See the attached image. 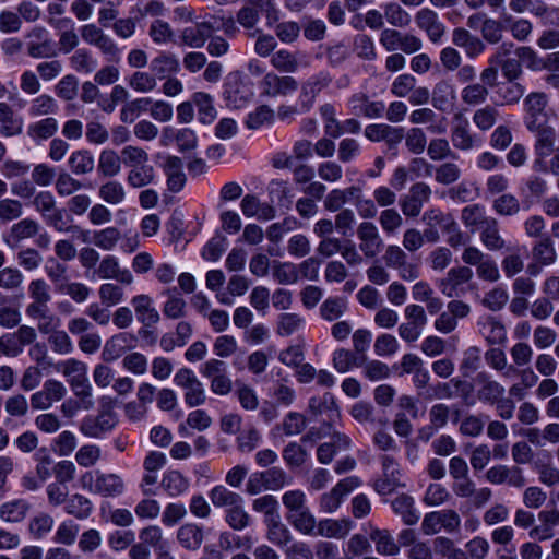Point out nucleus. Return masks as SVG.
Returning a JSON list of instances; mask_svg holds the SVG:
<instances>
[{
  "label": "nucleus",
  "instance_id": "obj_23",
  "mask_svg": "<svg viewBox=\"0 0 559 559\" xmlns=\"http://www.w3.org/2000/svg\"><path fill=\"white\" fill-rule=\"evenodd\" d=\"M182 168V159L177 156H166L163 163V170L167 177L168 190L174 193L181 191L186 185L187 178Z\"/></svg>",
  "mask_w": 559,
  "mask_h": 559
},
{
  "label": "nucleus",
  "instance_id": "obj_46",
  "mask_svg": "<svg viewBox=\"0 0 559 559\" xmlns=\"http://www.w3.org/2000/svg\"><path fill=\"white\" fill-rule=\"evenodd\" d=\"M534 132L537 133L535 154L542 158L548 157L554 152L556 139L555 129L543 124L538 129H535Z\"/></svg>",
  "mask_w": 559,
  "mask_h": 559
},
{
  "label": "nucleus",
  "instance_id": "obj_22",
  "mask_svg": "<svg viewBox=\"0 0 559 559\" xmlns=\"http://www.w3.org/2000/svg\"><path fill=\"white\" fill-rule=\"evenodd\" d=\"M452 43L464 49L466 56L471 59L477 58L486 49L484 41L479 37L473 35L469 31L463 27L453 29Z\"/></svg>",
  "mask_w": 559,
  "mask_h": 559
},
{
  "label": "nucleus",
  "instance_id": "obj_43",
  "mask_svg": "<svg viewBox=\"0 0 559 559\" xmlns=\"http://www.w3.org/2000/svg\"><path fill=\"white\" fill-rule=\"evenodd\" d=\"M160 486L170 497L185 493L189 486V479L178 471H168L163 475Z\"/></svg>",
  "mask_w": 559,
  "mask_h": 559
},
{
  "label": "nucleus",
  "instance_id": "obj_6",
  "mask_svg": "<svg viewBox=\"0 0 559 559\" xmlns=\"http://www.w3.org/2000/svg\"><path fill=\"white\" fill-rule=\"evenodd\" d=\"M66 395L67 388L61 381L48 379L44 382L41 390L31 395V406L33 409L46 411L63 400Z\"/></svg>",
  "mask_w": 559,
  "mask_h": 559
},
{
  "label": "nucleus",
  "instance_id": "obj_24",
  "mask_svg": "<svg viewBox=\"0 0 559 559\" xmlns=\"http://www.w3.org/2000/svg\"><path fill=\"white\" fill-rule=\"evenodd\" d=\"M136 319L145 328H150L159 321V313L153 305V299L145 294L136 295L131 299Z\"/></svg>",
  "mask_w": 559,
  "mask_h": 559
},
{
  "label": "nucleus",
  "instance_id": "obj_28",
  "mask_svg": "<svg viewBox=\"0 0 559 559\" xmlns=\"http://www.w3.org/2000/svg\"><path fill=\"white\" fill-rule=\"evenodd\" d=\"M192 100L197 108L198 120L202 124H211L217 118V110L212 95L205 92L192 94Z\"/></svg>",
  "mask_w": 559,
  "mask_h": 559
},
{
  "label": "nucleus",
  "instance_id": "obj_16",
  "mask_svg": "<svg viewBox=\"0 0 559 559\" xmlns=\"http://www.w3.org/2000/svg\"><path fill=\"white\" fill-rule=\"evenodd\" d=\"M95 273L102 280H116L124 285L133 283V275L130 270L120 269L118 259L115 255L104 257Z\"/></svg>",
  "mask_w": 559,
  "mask_h": 559
},
{
  "label": "nucleus",
  "instance_id": "obj_52",
  "mask_svg": "<svg viewBox=\"0 0 559 559\" xmlns=\"http://www.w3.org/2000/svg\"><path fill=\"white\" fill-rule=\"evenodd\" d=\"M128 85L135 92L146 94L157 86V80L152 71L138 70L127 79Z\"/></svg>",
  "mask_w": 559,
  "mask_h": 559
},
{
  "label": "nucleus",
  "instance_id": "obj_53",
  "mask_svg": "<svg viewBox=\"0 0 559 559\" xmlns=\"http://www.w3.org/2000/svg\"><path fill=\"white\" fill-rule=\"evenodd\" d=\"M64 509L68 514L73 515L79 520H84L92 514L93 503L88 498L75 493L66 501Z\"/></svg>",
  "mask_w": 559,
  "mask_h": 559
},
{
  "label": "nucleus",
  "instance_id": "obj_39",
  "mask_svg": "<svg viewBox=\"0 0 559 559\" xmlns=\"http://www.w3.org/2000/svg\"><path fill=\"white\" fill-rule=\"evenodd\" d=\"M58 130V121L53 117H46L31 123L27 128V135L39 143L53 136Z\"/></svg>",
  "mask_w": 559,
  "mask_h": 559
},
{
  "label": "nucleus",
  "instance_id": "obj_49",
  "mask_svg": "<svg viewBox=\"0 0 559 559\" xmlns=\"http://www.w3.org/2000/svg\"><path fill=\"white\" fill-rule=\"evenodd\" d=\"M209 497L216 508L229 509L238 502H243V499L239 493L234 492L222 485L213 487L209 492Z\"/></svg>",
  "mask_w": 559,
  "mask_h": 559
},
{
  "label": "nucleus",
  "instance_id": "obj_17",
  "mask_svg": "<svg viewBox=\"0 0 559 559\" xmlns=\"http://www.w3.org/2000/svg\"><path fill=\"white\" fill-rule=\"evenodd\" d=\"M415 22L420 29L426 32L432 43H438L444 35L443 23L439 20L438 14L429 8L419 10L415 15Z\"/></svg>",
  "mask_w": 559,
  "mask_h": 559
},
{
  "label": "nucleus",
  "instance_id": "obj_63",
  "mask_svg": "<svg viewBox=\"0 0 559 559\" xmlns=\"http://www.w3.org/2000/svg\"><path fill=\"white\" fill-rule=\"evenodd\" d=\"M384 17L394 27H406L411 23V15L396 2H388L383 5Z\"/></svg>",
  "mask_w": 559,
  "mask_h": 559
},
{
  "label": "nucleus",
  "instance_id": "obj_56",
  "mask_svg": "<svg viewBox=\"0 0 559 559\" xmlns=\"http://www.w3.org/2000/svg\"><path fill=\"white\" fill-rule=\"evenodd\" d=\"M121 170V159L114 150H104L98 158V171L104 177H115Z\"/></svg>",
  "mask_w": 559,
  "mask_h": 559
},
{
  "label": "nucleus",
  "instance_id": "obj_54",
  "mask_svg": "<svg viewBox=\"0 0 559 559\" xmlns=\"http://www.w3.org/2000/svg\"><path fill=\"white\" fill-rule=\"evenodd\" d=\"M121 240V233L117 227L110 226L93 233V243L105 251H111Z\"/></svg>",
  "mask_w": 559,
  "mask_h": 559
},
{
  "label": "nucleus",
  "instance_id": "obj_29",
  "mask_svg": "<svg viewBox=\"0 0 559 559\" xmlns=\"http://www.w3.org/2000/svg\"><path fill=\"white\" fill-rule=\"evenodd\" d=\"M308 409L313 416L325 415L329 424L340 416L338 407L330 393H325L322 397H311Z\"/></svg>",
  "mask_w": 559,
  "mask_h": 559
},
{
  "label": "nucleus",
  "instance_id": "obj_19",
  "mask_svg": "<svg viewBox=\"0 0 559 559\" xmlns=\"http://www.w3.org/2000/svg\"><path fill=\"white\" fill-rule=\"evenodd\" d=\"M124 481L119 475L114 473H102L99 471L95 472L94 493L105 498L118 497L124 492Z\"/></svg>",
  "mask_w": 559,
  "mask_h": 559
},
{
  "label": "nucleus",
  "instance_id": "obj_3",
  "mask_svg": "<svg viewBox=\"0 0 559 559\" xmlns=\"http://www.w3.org/2000/svg\"><path fill=\"white\" fill-rule=\"evenodd\" d=\"M174 382L185 390V403L189 407H197L205 403L204 386L191 369H179L174 377Z\"/></svg>",
  "mask_w": 559,
  "mask_h": 559
},
{
  "label": "nucleus",
  "instance_id": "obj_50",
  "mask_svg": "<svg viewBox=\"0 0 559 559\" xmlns=\"http://www.w3.org/2000/svg\"><path fill=\"white\" fill-rule=\"evenodd\" d=\"M55 525L53 518L46 512H38L28 522V533L34 539L46 537Z\"/></svg>",
  "mask_w": 559,
  "mask_h": 559
},
{
  "label": "nucleus",
  "instance_id": "obj_36",
  "mask_svg": "<svg viewBox=\"0 0 559 559\" xmlns=\"http://www.w3.org/2000/svg\"><path fill=\"white\" fill-rule=\"evenodd\" d=\"M266 539L273 545L284 548L293 540L289 528L281 521V516L265 522Z\"/></svg>",
  "mask_w": 559,
  "mask_h": 559
},
{
  "label": "nucleus",
  "instance_id": "obj_34",
  "mask_svg": "<svg viewBox=\"0 0 559 559\" xmlns=\"http://www.w3.org/2000/svg\"><path fill=\"white\" fill-rule=\"evenodd\" d=\"M479 229L480 241L488 250L498 251L504 248L506 241L500 235L499 223L495 217H489Z\"/></svg>",
  "mask_w": 559,
  "mask_h": 559
},
{
  "label": "nucleus",
  "instance_id": "obj_9",
  "mask_svg": "<svg viewBox=\"0 0 559 559\" xmlns=\"http://www.w3.org/2000/svg\"><path fill=\"white\" fill-rule=\"evenodd\" d=\"M450 139L453 147L462 152L479 148L483 144L481 138L472 132L467 119L461 117L455 118Z\"/></svg>",
  "mask_w": 559,
  "mask_h": 559
},
{
  "label": "nucleus",
  "instance_id": "obj_13",
  "mask_svg": "<svg viewBox=\"0 0 559 559\" xmlns=\"http://www.w3.org/2000/svg\"><path fill=\"white\" fill-rule=\"evenodd\" d=\"M274 69L282 73H295L299 67H308L309 61L307 55L301 51L292 52L287 49L275 51L270 59Z\"/></svg>",
  "mask_w": 559,
  "mask_h": 559
},
{
  "label": "nucleus",
  "instance_id": "obj_18",
  "mask_svg": "<svg viewBox=\"0 0 559 559\" xmlns=\"http://www.w3.org/2000/svg\"><path fill=\"white\" fill-rule=\"evenodd\" d=\"M475 382L479 386L477 397L483 403L492 405L504 395V386L492 380L490 374L485 371L476 374Z\"/></svg>",
  "mask_w": 559,
  "mask_h": 559
},
{
  "label": "nucleus",
  "instance_id": "obj_15",
  "mask_svg": "<svg viewBox=\"0 0 559 559\" xmlns=\"http://www.w3.org/2000/svg\"><path fill=\"white\" fill-rule=\"evenodd\" d=\"M353 112L356 116H364L369 119L383 117L385 104L381 100H370L367 94L356 93L348 100Z\"/></svg>",
  "mask_w": 559,
  "mask_h": 559
},
{
  "label": "nucleus",
  "instance_id": "obj_1",
  "mask_svg": "<svg viewBox=\"0 0 559 559\" xmlns=\"http://www.w3.org/2000/svg\"><path fill=\"white\" fill-rule=\"evenodd\" d=\"M32 205L40 214L46 225L56 231L66 234L83 233L78 225L72 224L73 218L67 209L57 205L52 192L48 190L38 191L35 199L32 200Z\"/></svg>",
  "mask_w": 559,
  "mask_h": 559
},
{
  "label": "nucleus",
  "instance_id": "obj_7",
  "mask_svg": "<svg viewBox=\"0 0 559 559\" xmlns=\"http://www.w3.org/2000/svg\"><path fill=\"white\" fill-rule=\"evenodd\" d=\"M472 278L473 271L468 266L452 267L443 278L438 281V287L449 298L460 297L465 294L464 284Z\"/></svg>",
  "mask_w": 559,
  "mask_h": 559
},
{
  "label": "nucleus",
  "instance_id": "obj_45",
  "mask_svg": "<svg viewBox=\"0 0 559 559\" xmlns=\"http://www.w3.org/2000/svg\"><path fill=\"white\" fill-rule=\"evenodd\" d=\"M366 362V356H358L345 348L333 353V367L341 373L349 371L353 367H360Z\"/></svg>",
  "mask_w": 559,
  "mask_h": 559
},
{
  "label": "nucleus",
  "instance_id": "obj_57",
  "mask_svg": "<svg viewBox=\"0 0 559 559\" xmlns=\"http://www.w3.org/2000/svg\"><path fill=\"white\" fill-rule=\"evenodd\" d=\"M423 221L426 222L427 226L440 228L444 234L456 224L452 214L444 213L439 209H431L425 212Z\"/></svg>",
  "mask_w": 559,
  "mask_h": 559
},
{
  "label": "nucleus",
  "instance_id": "obj_38",
  "mask_svg": "<svg viewBox=\"0 0 559 559\" xmlns=\"http://www.w3.org/2000/svg\"><path fill=\"white\" fill-rule=\"evenodd\" d=\"M286 519L295 530L305 535H312L316 531V518L307 506L299 509V511L287 513Z\"/></svg>",
  "mask_w": 559,
  "mask_h": 559
},
{
  "label": "nucleus",
  "instance_id": "obj_60",
  "mask_svg": "<svg viewBox=\"0 0 559 559\" xmlns=\"http://www.w3.org/2000/svg\"><path fill=\"white\" fill-rule=\"evenodd\" d=\"M305 324V319L298 313H282L278 316L276 333L280 336H289L299 331Z\"/></svg>",
  "mask_w": 559,
  "mask_h": 559
},
{
  "label": "nucleus",
  "instance_id": "obj_27",
  "mask_svg": "<svg viewBox=\"0 0 559 559\" xmlns=\"http://www.w3.org/2000/svg\"><path fill=\"white\" fill-rule=\"evenodd\" d=\"M370 539L376 546V551L381 556L393 557L400 554V545L386 528H372Z\"/></svg>",
  "mask_w": 559,
  "mask_h": 559
},
{
  "label": "nucleus",
  "instance_id": "obj_30",
  "mask_svg": "<svg viewBox=\"0 0 559 559\" xmlns=\"http://www.w3.org/2000/svg\"><path fill=\"white\" fill-rule=\"evenodd\" d=\"M25 313L31 319L38 321L37 329L41 334H48L52 330L55 316L50 312L47 302H29L26 306ZM56 322H58V318H56Z\"/></svg>",
  "mask_w": 559,
  "mask_h": 559
},
{
  "label": "nucleus",
  "instance_id": "obj_10",
  "mask_svg": "<svg viewBox=\"0 0 559 559\" xmlns=\"http://www.w3.org/2000/svg\"><path fill=\"white\" fill-rule=\"evenodd\" d=\"M547 96L542 92L530 93L524 99L525 126L530 131H535L546 122Z\"/></svg>",
  "mask_w": 559,
  "mask_h": 559
},
{
  "label": "nucleus",
  "instance_id": "obj_4",
  "mask_svg": "<svg viewBox=\"0 0 559 559\" xmlns=\"http://www.w3.org/2000/svg\"><path fill=\"white\" fill-rule=\"evenodd\" d=\"M360 485L361 480L357 476H349L341 479L329 492L321 496L320 508L325 513L335 512L340 508L344 498Z\"/></svg>",
  "mask_w": 559,
  "mask_h": 559
},
{
  "label": "nucleus",
  "instance_id": "obj_62",
  "mask_svg": "<svg viewBox=\"0 0 559 559\" xmlns=\"http://www.w3.org/2000/svg\"><path fill=\"white\" fill-rule=\"evenodd\" d=\"M346 301L338 297H330L320 306V314L325 321L332 322L340 319L346 311Z\"/></svg>",
  "mask_w": 559,
  "mask_h": 559
},
{
  "label": "nucleus",
  "instance_id": "obj_55",
  "mask_svg": "<svg viewBox=\"0 0 559 559\" xmlns=\"http://www.w3.org/2000/svg\"><path fill=\"white\" fill-rule=\"evenodd\" d=\"M164 12V4L157 0H138L130 8V15L136 21H141L146 16H158Z\"/></svg>",
  "mask_w": 559,
  "mask_h": 559
},
{
  "label": "nucleus",
  "instance_id": "obj_51",
  "mask_svg": "<svg viewBox=\"0 0 559 559\" xmlns=\"http://www.w3.org/2000/svg\"><path fill=\"white\" fill-rule=\"evenodd\" d=\"M58 111V104L56 99L48 94H40L35 97L28 107V115L31 117H48Z\"/></svg>",
  "mask_w": 559,
  "mask_h": 559
},
{
  "label": "nucleus",
  "instance_id": "obj_64",
  "mask_svg": "<svg viewBox=\"0 0 559 559\" xmlns=\"http://www.w3.org/2000/svg\"><path fill=\"white\" fill-rule=\"evenodd\" d=\"M489 95V90L480 83H472L466 85L461 92V98L468 106H477L484 104Z\"/></svg>",
  "mask_w": 559,
  "mask_h": 559
},
{
  "label": "nucleus",
  "instance_id": "obj_37",
  "mask_svg": "<svg viewBox=\"0 0 559 559\" xmlns=\"http://www.w3.org/2000/svg\"><path fill=\"white\" fill-rule=\"evenodd\" d=\"M431 95L433 107L440 111L449 110L456 98L454 86L444 80L435 85Z\"/></svg>",
  "mask_w": 559,
  "mask_h": 559
},
{
  "label": "nucleus",
  "instance_id": "obj_32",
  "mask_svg": "<svg viewBox=\"0 0 559 559\" xmlns=\"http://www.w3.org/2000/svg\"><path fill=\"white\" fill-rule=\"evenodd\" d=\"M395 514L400 515L405 525H415L419 520V513L414 507V499L405 493L399 495L391 501Z\"/></svg>",
  "mask_w": 559,
  "mask_h": 559
},
{
  "label": "nucleus",
  "instance_id": "obj_42",
  "mask_svg": "<svg viewBox=\"0 0 559 559\" xmlns=\"http://www.w3.org/2000/svg\"><path fill=\"white\" fill-rule=\"evenodd\" d=\"M155 169L148 163L131 168L127 175V182L131 188L140 189L155 181Z\"/></svg>",
  "mask_w": 559,
  "mask_h": 559
},
{
  "label": "nucleus",
  "instance_id": "obj_25",
  "mask_svg": "<svg viewBox=\"0 0 559 559\" xmlns=\"http://www.w3.org/2000/svg\"><path fill=\"white\" fill-rule=\"evenodd\" d=\"M352 527L353 522L348 519H324L317 523V531L313 534L326 538L342 539L349 534Z\"/></svg>",
  "mask_w": 559,
  "mask_h": 559
},
{
  "label": "nucleus",
  "instance_id": "obj_59",
  "mask_svg": "<svg viewBox=\"0 0 559 559\" xmlns=\"http://www.w3.org/2000/svg\"><path fill=\"white\" fill-rule=\"evenodd\" d=\"M490 216H486L485 209L480 204L465 206L461 212V219L465 227L474 230L480 228Z\"/></svg>",
  "mask_w": 559,
  "mask_h": 559
},
{
  "label": "nucleus",
  "instance_id": "obj_61",
  "mask_svg": "<svg viewBox=\"0 0 559 559\" xmlns=\"http://www.w3.org/2000/svg\"><path fill=\"white\" fill-rule=\"evenodd\" d=\"M70 66L79 73H92L97 68V60L84 48L75 50L70 58Z\"/></svg>",
  "mask_w": 559,
  "mask_h": 559
},
{
  "label": "nucleus",
  "instance_id": "obj_11",
  "mask_svg": "<svg viewBox=\"0 0 559 559\" xmlns=\"http://www.w3.org/2000/svg\"><path fill=\"white\" fill-rule=\"evenodd\" d=\"M117 425V419L114 413L103 412L97 416H86L82 419L80 431L94 439H99L107 432L111 431Z\"/></svg>",
  "mask_w": 559,
  "mask_h": 559
},
{
  "label": "nucleus",
  "instance_id": "obj_40",
  "mask_svg": "<svg viewBox=\"0 0 559 559\" xmlns=\"http://www.w3.org/2000/svg\"><path fill=\"white\" fill-rule=\"evenodd\" d=\"M29 508V503L23 499L5 502L0 507V519L8 523H20L25 519Z\"/></svg>",
  "mask_w": 559,
  "mask_h": 559
},
{
  "label": "nucleus",
  "instance_id": "obj_26",
  "mask_svg": "<svg viewBox=\"0 0 559 559\" xmlns=\"http://www.w3.org/2000/svg\"><path fill=\"white\" fill-rule=\"evenodd\" d=\"M150 70L156 80H164L177 73L180 70V63L175 55L162 51L151 60Z\"/></svg>",
  "mask_w": 559,
  "mask_h": 559
},
{
  "label": "nucleus",
  "instance_id": "obj_14",
  "mask_svg": "<svg viewBox=\"0 0 559 559\" xmlns=\"http://www.w3.org/2000/svg\"><path fill=\"white\" fill-rule=\"evenodd\" d=\"M136 337L128 332H121L106 341L102 358L106 362H112L120 358L124 352L129 348L134 347Z\"/></svg>",
  "mask_w": 559,
  "mask_h": 559
},
{
  "label": "nucleus",
  "instance_id": "obj_21",
  "mask_svg": "<svg viewBox=\"0 0 559 559\" xmlns=\"http://www.w3.org/2000/svg\"><path fill=\"white\" fill-rule=\"evenodd\" d=\"M213 31V25L210 22H201L194 26L185 27L180 32V44L193 49H200L211 37Z\"/></svg>",
  "mask_w": 559,
  "mask_h": 559
},
{
  "label": "nucleus",
  "instance_id": "obj_35",
  "mask_svg": "<svg viewBox=\"0 0 559 559\" xmlns=\"http://www.w3.org/2000/svg\"><path fill=\"white\" fill-rule=\"evenodd\" d=\"M538 519L542 524L530 532L531 537H537L540 540L551 538L552 528L559 525V510H543L538 513Z\"/></svg>",
  "mask_w": 559,
  "mask_h": 559
},
{
  "label": "nucleus",
  "instance_id": "obj_12",
  "mask_svg": "<svg viewBox=\"0 0 559 559\" xmlns=\"http://www.w3.org/2000/svg\"><path fill=\"white\" fill-rule=\"evenodd\" d=\"M261 88L270 97L287 96L298 88V82L290 75L280 76L269 72L262 79Z\"/></svg>",
  "mask_w": 559,
  "mask_h": 559
},
{
  "label": "nucleus",
  "instance_id": "obj_2",
  "mask_svg": "<svg viewBox=\"0 0 559 559\" xmlns=\"http://www.w3.org/2000/svg\"><path fill=\"white\" fill-rule=\"evenodd\" d=\"M36 340V329L26 324L20 325L14 332L3 333L0 335V357L16 358Z\"/></svg>",
  "mask_w": 559,
  "mask_h": 559
},
{
  "label": "nucleus",
  "instance_id": "obj_31",
  "mask_svg": "<svg viewBox=\"0 0 559 559\" xmlns=\"http://www.w3.org/2000/svg\"><path fill=\"white\" fill-rule=\"evenodd\" d=\"M452 385L460 391L461 396L466 400L473 390V386L471 383L453 378L449 382H439L435 386L431 388L432 390V396L439 400H451L455 396L454 391L452 390Z\"/></svg>",
  "mask_w": 559,
  "mask_h": 559
},
{
  "label": "nucleus",
  "instance_id": "obj_5",
  "mask_svg": "<svg viewBox=\"0 0 559 559\" xmlns=\"http://www.w3.org/2000/svg\"><path fill=\"white\" fill-rule=\"evenodd\" d=\"M430 197L431 188L427 183L420 181L412 185L408 193L400 198L399 204L402 213L406 217H417Z\"/></svg>",
  "mask_w": 559,
  "mask_h": 559
},
{
  "label": "nucleus",
  "instance_id": "obj_41",
  "mask_svg": "<svg viewBox=\"0 0 559 559\" xmlns=\"http://www.w3.org/2000/svg\"><path fill=\"white\" fill-rule=\"evenodd\" d=\"M68 165L73 175L82 176L94 170L95 160L90 151L78 150L70 155Z\"/></svg>",
  "mask_w": 559,
  "mask_h": 559
},
{
  "label": "nucleus",
  "instance_id": "obj_58",
  "mask_svg": "<svg viewBox=\"0 0 559 559\" xmlns=\"http://www.w3.org/2000/svg\"><path fill=\"white\" fill-rule=\"evenodd\" d=\"M243 502H238L234 507L226 510L225 521L230 528L235 531H242L251 525V516L245 510Z\"/></svg>",
  "mask_w": 559,
  "mask_h": 559
},
{
  "label": "nucleus",
  "instance_id": "obj_20",
  "mask_svg": "<svg viewBox=\"0 0 559 559\" xmlns=\"http://www.w3.org/2000/svg\"><path fill=\"white\" fill-rule=\"evenodd\" d=\"M486 478L493 485H508L521 488L525 485V478L520 467H508L506 465H496L490 467L486 473Z\"/></svg>",
  "mask_w": 559,
  "mask_h": 559
},
{
  "label": "nucleus",
  "instance_id": "obj_44",
  "mask_svg": "<svg viewBox=\"0 0 559 559\" xmlns=\"http://www.w3.org/2000/svg\"><path fill=\"white\" fill-rule=\"evenodd\" d=\"M480 325V333L489 344H501L507 338V331L504 325L495 317H487Z\"/></svg>",
  "mask_w": 559,
  "mask_h": 559
},
{
  "label": "nucleus",
  "instance_id": "obj_8",
  "mask_svg": "<svg viewBox=\"0 0 559 559\" xmlns=\"http://www.w3.org/2000/svg\"><path fill=\"white\" fill-rule=\"evenodd\" d=\"M359 250L367 259L376 258L383 249V239L378 227L371 222H362L357 227Z\"/></svg>",
  "mask_w": 559,
  "mask_h": 559
},
{
  "label": "nucleus",
  "instance_id": "obj_47",
  "mask_svg": "<svg viewBox=\"0 0 559 559\" xmlns=\"http://www.w3.org/2000/svg\"><path fill=\"white\" fill-rule=\"evenodd\" d=\"M492 210L499 216L512 217L520 213V200L512 193H502L492 201Z\"/></svg>",
  "mask_w": 559,
  "mask_h": 559
},
{
  "label": "nucleus",
  "instance_id": "obj_48",
  "mask_svg": "<svg viewBox=\"0 0 559 559\" xmlns=\"http://www.w3.org/2000/svg\"><path fill=\"white\" fill-rule=\"evenodd\" d=\"M126 189L118 180H108L99 186L98 197L111 205L120 204L126 199Z\"/></svg>",
  "mask_w": 559,
  "mask_h": 559
},
{
  "label": "nucleus",
  "instance_id": "obj_33",
  "mask_svg": "<svg viewBox=\"0 0 559 559\" xmlns=\"http://www.w3.org/2000/svg\"><path fill=\"white\" fill-rule=\"evenodd\" d=\"M204 539L203 530L194 523H186L177 531V540L188 550H198Z\"/></svg>",
  "mask_w": 559,
  "mask_h": 559
}]
</instances>
